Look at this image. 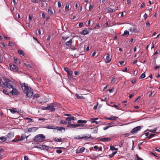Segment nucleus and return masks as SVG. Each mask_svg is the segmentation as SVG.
Here are the masks:
<instances>
[{"label":"nucleus","instance_id":"nucleus-51","mask_svg":"<svg viewBox=\"0 0 160 160\" xmlns=\"http://www.w3.org/2000/svg\"><path fill=\"white\" fill-rule=\"evenodd\" d=\"M56 152L59 154H60L62 152V151L60 149L57 150L56 151Z\"/></svg>","mask_w":160,"mask_h":160},{"label":"nucleus","instance_id":"nucleus-22","mask_svg":"<svg viewBox=\"0 0 160 160\" xmlns=\"http://www.w3.org/2000/svg\"><path fill=\"white\" fill-rule=\"evenodd\" d=\"M45 128H46L50 129H55V126L53 125H48L45 126Z\"/></svg>","mask_w":160,"mask_h":160},{"label":"nucleus","instance_id":"nucleus-13","mask_svg":"<svg viewBox=\"0 0 160 160\" xmlns=\"http://www.w3.org/2000/svg\"><path fill=\"white\" fill-rule=\"evenodd\" d=\"M38 129V128L36 127H32L28 128V131L29 132H34L36 131Z\"/></svg>","mask_w":160,"mask_h":160},{"label":"nucleus","instance_id":"nucleus-21","mask_svg":"<svg viewBox=\"0 0 160 160\" xmlns=\"http://www.w3.org/2000/svg\"><path fill=\"white\" fill-rule=\"evenodd\" d=\"M53 140L56 142H61L62 141V140L61 138H54Z\"/></svg>","mask_w":160,"mask_h":160},{"label":"nucleus","instance_id":"nucleus-3","mask_svg":"<svg viewBox=\"0 0 160 160\" xmlns=\"http://www.w3.org/2000/svg\"><path fill=\"white\" fill-rule=\"evenodd\" d=\"M5 83L3 84L2 87H7L9 88H12V86L11 83V81L10 80L7 79H4Z\"/></svg>","mask_w":160,"mask_h":160},{"label":"nucleus","instance_id":"nucleus-17","mask_svg":"<svg viewBox=\"0 0 160 160\" xmlns=\"http://www.w3.org/2000/svg\"><path fill=\"white\" fill-rule=\"evenodd\" d=\"M129 35V32L127 30L124 31L123 34H122V36L124 37H126Z\"/></svg>","mask_w":160,"mask_h":160},{"label":"nucleus","instance_id":"nucleus-15","mask_svg":"<svg viewBox=\"0 0 160 160\" xmlns=\"http://www.w3.org/2000/svg\"><path fill=\"white\" fill-rule=\"evenodd\" d=\"M7 136L9 139H11L13 138L14 136V134L13 133L10 132L7 134Z\"/></svg>","mask_w":160,"mask_h":160},{"label":"nucleus","instance_id":"nucleus-18","mask_svg":"<svg viewBox=\"0 0 160 160\" xmlns=\"http://www.w3.org/2000/svg\"><path fill=\"white\" fill-rule=\"evenodd\" d=\"M118 118V117L114 116H111L109 118H107V119L110 120H116Z\"/></svg>","mask_w":160,"mask_h":160},{"label":"nucleus","instance_id":"nucleus-55","mask_svg":"<svg viewBox=\"0 0 160 160\" xmlns=\"http://www.w3.org/2000/svg\"><path fill=\"white\" fill-rule=\"evenodd\" d=\"M69 38V37H62V39L64 40H66L68 38Z\"/></svg>","mask_w":160,"mask_h":160},{"label":"nucleus","instance_id":"nucleus-20","mask_svg":"<svg viewBox=\"0 0 160 160\" xmlns=\"http://www.w3.org/2000/svg\"><path fill=\"white\" fill-rule=\"evenodd\" d=\"M9 110L10 111V112L12 114H14L15 112H17V109L16 108H12V109H9Z\"/></svg>","mask_w":160,"mask_h":160},{"label":"nucleus","instance_id":"nucleus-57","mask_svg":"<svg viewBox=\"0 0 160 160\" xmlns=\"http://www.w3.org/2000/svg\"><path fill=\"white\" fill-rule=\"evenodd\" d=\"M39 95L38 94H35L33 96V97L37 98H39Z\"/></svg>","mask_w":160,"mask_h":160},{"label":"nucleus","instance_id":"nucleus-24","mask_svg":"<svg viewBox=\"0 0 160 160\" xmlns=\"http://www.w3.org/2000/svg\"><path fill=\"white\" fill-rule=\"evenodd\" d=\"M55 129H57L58 130H59L60 131H61L62 130H64V131H65V128L63 127H55Z\"/></svg>","mask_w":160,"mask_h":160},{"label":"nucleus","instance_id":"nucleus-11","mask_svg":"<svg viewBox=\"0 0 160 160\" xmlns=\"http://www.w3.org/2000/svg\"><path fill=\"white\" fill-rule=\"evenodd\" d=\"M40 103L42 104H43L47 102L48 101V99L46 98H41L40 100Z\"/></svg>","mask_w":160,"mask_h":160},{"label":"nucleus","instance_id":"nucleus-10","mask_svg":"<svg viewBox=\"0 0 160 160\" xmlns=\"http://www.w3.org/2000/svg\"><path fill=\"white\" fill-rule=\"evenodd\" d=\"M91 137V136L90 134H88L87 136H86L81 137H77V138L78 139H85V140L88 139L90 138Z\"/></svg>","mask_w":160,"mask_h":160},{"label":"nucleus","instance_id":"nucleus-32","mask_svg":"<svg viewBox=\"0 0 160 160\" xmlns=\"http://www.w3.org/2000/svg\"><path fill=\"white\" fill-rule=\"evenodd\" d=\"M18 53L19 54L22 55V56H23L24 55V53L23 51H22V50H18Z\"/></svg>","mask_w":160,"mask_h":160},{"label":"nucleus","instance_id":"nucleus-31","mask_svg":"<svg viewBox=\"0 0 160 160\" xmlns=\"http://www.w3.org/2000/svg\"><path fill=\"white\" fill-rule=\"evenodd\" d=\"M117 153V151H115L112 152V153L111 154H110L109 155V156L110 158L112 157L114 155H115Z\"/></svg>","mask_w":160,"mask_h":160},{"label":"nucleus","instance_id":"nucleus-28","mask_svg":"<svg viewBox=\"0 0 160 160\" xmlns=\"http://www.w3.org/2000/svg\"><path fill=\"white\" fill-rule=\"evenodd\" d=\"M42 149L47 150L49 149V147L46 145H42Z\"/></svg>","mask_w":160,"mask_h":160},{"label":"nucleus","instance_id":"nucleus-16","mask_svg":"<svg viewBox=\"0 0 160 160\" xmlns=\"http://www.w3.org/2000/svg\"><path fill=\"white\" fill-rule=\"evenodd\" d=\"M7 138L5 136L0 137V143H2L6 141Z\"/></svg>","mask_w":160,"mask_h":160},{"label":"nucleus","instance_id":"nucleus-43","mask_svg":"<svg viewBox=\"0 0 160 160\" xmlns=\"http://www.w3.org/2000/svg\"><path fill=\"white\" fill-rule=\"evenodd\" d=\"M35 147L38 148L42 149V145L35 146Z\"/></svg>","mask_w":160,"mask_h":160},{"label":"nucleus","instance_id":"nucleus-35","mask_svg":"<svg viewBox=\"0 0 160 160\" xmlns=\"http://www.w3.org/2000/svg\"><path fill=\"white\" fill-rule=\"evenodd\" d=\"M48 14L50 15H52L53 14V12L52 11L51 9L50 8L48 9Z\"/></svg>","mask_w":160,"mask_h":160},{"label":"nucleus","instance_id":"nucleus-27","mask_svg":"<svg viewBox=\"0 0 160 160\" xmlns=\"http://www.w3.org/2000/svg\"><path fill=\"white\" fill-rule=\"evenodd\" d=\"M157 128H156L153 129H150V130L147 129V131H149L151 132H153L154 133H155V132H156V131H157Z\"/></svg>","mask_w":160,"mask_h":160},{"label":"nucleus","instance_id":"nucleus-44","mask_svg":"<svg viewBox=\"0 0 160 160\" xmlns=\"http://www.w3.org/2000/svg\"><path fill=\"white\" fill-rule=\"evenodd\" d=\"M25 119H27V120H29V121L28 122H33L32 119H31V118H25Z\"/></svg>","mask_w":160,"mask_h":160},{"label":"nucleus","instance_id":"nucleus-46","mask_svg":"<svg viewBox=\"0 0 160 160\" xmlns=\"http://www.w3.org/2000/svg\"><path fill=\"white\" fill-rule=\"evenodd\" d=\"M119 104H118V105H116V104H114L112 106V107H114L115 108H116L118 109H119L118 108V107L119 106Z\"/></svg>","mask_w":160,"mask_h":160},{"label":"nucleus","instance_id":"nucleus-7","mask_svg":"<svg viewBox=\"0 0 160 160\" xmlns=\"http://www.w3.org/2000/svg\"><path fill=\"white\" fill-rule=\"evenodd\" d=\"M12 89V91L10 92L12 93V95H16L18 93V90L15 88L14 87H12V88H11Z\"/></svg>","mask_w":160,"mask_h":160},{"label":"nucleus","instance_id":"nucleus-58","mask_svg":"<svg viewBox=\"0 0 160 160\" xmlns=\"http://www.w3.org/2000/svg\"><path fill=\"white\" fill-rule=\"evenodd\" d=\"M71 48V49L73 50H75L76 49V48L74 46H71V48Z\"/></svg>","mask_w":160,"mask_h":160},{"label":"nucleus","instance_id":"nucleus-56","mask_svg":"<svg viewBox=\"0 0 160 160\" xmlns=\"http://www.w3.org/2000/svg\"><path fill=\"white\" fill-rule=\"evenodd\" d=\"M2 92H3V93H5L6 95L8 94V92L7 91L5 90H3L2 91Z\"/></svg>","mask_w":160,"mask_h":160},{"label":"nucleus","instance_id":"nucleus-54","mask_svg":"<svg viewBox=\"0 0 160 160\" xmlns=\"http://www.w3.org/2000/svg\"><path fill=\"white\" fill-rule=\"evenodd\" d=\"M112 126H107L106 127H105L103 128V130H106L107 129H108V128L111 127H112Z\"/></svg>","mask_w":160,"mask_h":160},{"label":"nucleus","instance_id":"nucleus-12","mask_svg":"<svg viewBox=\"0 0 160 160\" xmlns=\"http://www.w3.org/2000/svg\"><path fill=\"white\" fill-rule=\"evenodd\" d=\"M72 73H73L72 71L71 70L69 71L67 73L68 78L69 79H71L73 78L72 76Z\"/></svg>","mask_w":160,"mask_h":160},{"label":"nucleus","instance_id":"nucleus-14","mask_svg":"<svg viewBox=\"0 0 160 160\" xmlns=\"http://www.w3.org/2000/svg\"><path fill=\"white\" fill-rule=\"evenodd\" d=\"M111 139V138H101L100 139V141H102V142H108Z\"/></svg>","mask_w":160,"mask_h":160},{"label":"nucleus","instance_id":"nucleus-1","mask_svg":"<svg viewBox=\"0 0 160 160\" xmlns=\"http://www.w3.org/2000/svg\"><path fill=\"white\" fill-rule=\"evenodd\" d=\"M21 85L23 92L26 93V96L27 97L31 98L33 94L32 90L25 83H22Z\"/></svg>","mask_w":160,"mask_h":160},{"label":"nucleus","instance_id":"nucleus-49","mask_svg":"<svg viewBox=\"0 0 160 160\" xmlns=\"http://www.w3.org/2000/svg\"><path fill=\"white\" fill-rule=\"evenodd\" d=\"M116 81V79L115 78H113L111 81V83H114Z\"/></svg>","mask_w":160,"mask_h":160},{"label":"nucleus","instance_id":"nucleus-52","mask_svg":"<svg viewBox=\"0 0 160 160\" xmlns=\"http://www.w3.org/2000/svg\"><path fill=\"white\" fill-rule=\"evenodd\" d=\"M24 65L26 66L27 67H28L30 68H32V66L29 64H27L26 63H24Z\"/></svg>","mask_w":160,"mask_h":160},{"label":"nucleus","instance_id":"nucleus-25","mask_svg":"<svg viewBox=\"0 0 160 160\" xmlns=\"http://www.w3.org/2000/svg\"><path fill=\"white\" fill-rule=\"evenodd\" d=\"M74 119L75 118L74 117L71 116L70 117L66 118V120L67 121L74 120Z\"/></svg>","mask_w":160,"mask_h":160},{"label":"nucleus","instance_id":"nucleus-30","mask_svg":"<svg viewBox=\"0 0 160 160\" xmlns=\"http://www.w3.org/2000/svg\"><path fill=\"white\" fill-rule=\"evenodd\" d=\"M77 124H70V125H68L67 126V127H69L70 128H77V127H76Z\"/></svg>","mask_w":160,"mask_h":160},{"label":"nucleus","instance_id":"nucleus-5","mask_svg":"<svg viewBox=\"0 0 160 160\" xmlns=\"http://www.w3.org/2000/svg\"><path fill=\"white\" fill-rule=\"evenodd\" d=\"M10 70L13 72H16L18 70L17 67L15 65L11 64H9Z\"/></svg>","mask_w":160,"mask_h":160},{"label":"nucleus","instance_id":"nucleus-45","mask_svg":"<svg viewBox=\"0 0 160 160\" xmlns=\"http://www.w3.org/2000/svg\"><path fill=\"white\" fill-rule=\"evenodd\" d=\"M155 135V133H151L149 135V139H150L152 137H154Z\"/></svg>","mask_w":160,"mask_h":160},{"label":"nucleus","instance_id":"nucleus-26","mask_svg":"<svg viewBox=\"0 0 160 160\" xmlns=\"http://www.w3.org/2000/svg\"><path fill=\"white\" fill-rule=\"evenodd\" d=\"M77 122L78 123H87V121L86 120H79Z\"/></svg>","mask_w":160,"mask_h":160},{"label":"nucleus","instance_id":"nucleus-60","mask_svg":"<svg viewBox=\"0 0 160 160\" xmlns=\"http://www.w3.org/2000/svg\"><path fill=\"white\" fill-rule=\"evenodd\" d=\"M143 17L145 19H146L148 17L147 14L146 13H145L143 15Z\"/></svg>","mask_w":160,"mask_h":160},{"label":"nucleus","instance_id":"nucleus-8","mask_svg":"<svg viewBox=\"0 0 160 160\" xmlns=\"http://www.w3.org/2000/svg\"><path fill=\"white\" fill-rule=\"evenodd\" d=\"M111 58L110 57V54L109 53H108L107 54V56L106 58L105 59V62L106 63H109L111 60Z\"/></svg>","mask_w":160,"mask_h":160},{"label":"nucleus","instance_id":"nucleus-40","mask_svg":"<svg viewBox=\"0 0 160 160\" xmlns=\"http://www.w3.org/2000/svg\"><path fill=\"white\" fill-rule=\"evenodd\" d=\"M98 128H96L93 129V133H97L98 131Z\"/></svg>","mask_w":160,"mask_h":160},{"label":"nucleus","instance_id":"nucleus-29","mask_svg":"<svg viewBox=\"0 0 160 160\" xmlns=\"http://www.w3.org/2000/svg\"><path fill=\"white\" fill-rule=\"evenodd\" d=\"M85 150V148L84 147H82L81 148H80L78 150V152L79 153H82L83 152L84 150Z\"/></svg>","mask_w":160,"mask_h":160},{"label":"nucleus","instance_id":"nucleus-63","mask_svg":"<svg viewBox=\"0 0 160 160\" xmlns=\"http://www.w3.org/2000/svg\"><path fill=\"white\" fill-rule=\"evenodd\" d=\"M42 18H45L46 17V14L44 13H43L42 14Z\"/></svg>","mask_w":160,"mask_h":160},{"label":"nucleus","instance_id":"nucleus-48","mask_svg":"<svg viewBox=\"0 0 160 160\" xmlns=\"http://www.w3.org/2000/svg\"><path fill=\"white\" fill-rule=\"evenodd\" d=\"M64 69L67 72V73L70 70L68 68H65Z\"/></svg>","mask_w":160,"mask_h":160},{"label":"nucleus","instance_id":"nucleus-23","mask_svg":"<svg viewBox=\"0 0 160 160\" xmlns=\"http://www.w3.org/2000/svg\"><path fill=\"white\" fill-rule=\"evenodd\" d=\"M72 40L71 39L69 41L65 43V45L67 46H70L72 44Z\"/></svg>","mask_w":160,"mask_h":160},{"label":"nucleus","instance_id":"nucleus-41","mask_svg":"<svg viewBox=\"0 0 160 160\" xmlns=\"http://www.w3.org/2000/svg\"><path fill=\"white\" fill-rule=\"evenodd\" d=\"M67 121L61 120L60 122V123L61 124H67Z\"/></svg>","mask_w":160,"mask_h":160},{"label":"nucleus","instance_id":"nucleus-39","mask_svg":"<svg viewBox=\"0 0 160 160\" xmlns=\"http://www.w3.org/2000/svg\"><path fill=\"white\" fill-rule=\"evenodd\" d=\"M124 141L123 140H122L119 143V146L120 147H122L123 144L124 143Z\"/></svg>","mask_w":160,"mask_h":160},{"label":"nucleus","instance_id":"nucleus-6","mask_svg":"<svg viewBox=\"0 0 160 160\" xmlns=\"http://www.w3.org/2000/svg\"><path fill=\"white\" fill-rule=\"evenodd\" d=\"M90 32V29L87 28H85L81 32V34L85 35L88 34Z\"/></svg>","mask_w":160,"mask_h":160},{"label":"nucleus","instance_id":"nucleus-64","mask_svg":"<svg viewBox=\"0 0 160 160\" xmlns=\"http://www.w3.org/2000/svg\"><path fill=\"white\" fill-rule=\"evenodd\" d=\"M24 160H28V157L26 156H24Z\"/></svg>","mask_w":160,"mask_h":160},{"label":"nucleus","instance_id":"nucleus-38","mask_svg":"<svg viewBox=\"0 0 160 160\" xmlns=\"http://www.w3.org/2000/svg\"><path fill=\"white\" fill-rule=\"evenodd\" d=\"M145 77V72L142 73L140 76L139 78H143Z\"/></svg>","mask_w":160,"mask_h":160},{"label":"nucleus","instance_id":"nucleus-9","mask_svg":"<svg viewBox=\"0 0 160 160\" xmlns=\"http://www.w3.org/2000/svg\"><path fill=\"white\" fill-rule=\"evenodd\" d=\"M48 110H50L51 111L53 112L55 111V108H54V106L53 105V103H51L48 106Z\"/></svg>","mask_w":160,"mask_h":160},{"label":"nucleus","instance_id":"nucleus-2","mask_svg":"<svg viewBox=\"0 0 160 160\" xmlns=\"http://www.w3.org/2000/svg\"><path fill=\"white\" fill-rule=\"evenodd\" d=\"M45 139V136L42 134L36 135L34 137V140L37 142H42Z\"/></svg>","mask_w":160,"mask_h":160},{"label":"nucleus","instance_id":"nucleus-19","mask_svg":"<svg viewBox=\"0 0 160 160\" xmlns=\"http://www.w3.org/2000/svg\"><path fill=\"white\" fill-rule=\"evenodd\" d=\"M14 62L17 64H19L20 63V61L16 58H14Z\"/></svg>","mask_w":160,"mask_h":160},{"label":"nucleus","instance_id":"nucleus-37","mask_svg":"<svg viewBox=\"0 0 160 160\" xmlns=\"http://www.w3.org/2000/svg\"><path fill=\"white\" fill-rule=\"evenodd\" d=\"M135 159L136 160H143L140 158L138 155H136Z\"/></svg>","mask_w":160,"mask_h":160},{"label":"nucleus","instance_id":"nucleus-59","mask_svg":"<svg viewBox=\"0 0 160 160\" xmlns=\"http://www.w3.org/2000/svg\"><path fill=\"white\" fill-rule=\"evenodd\" d=\"M84 126L83 124H77L76 127H83Z\"/></svg>","mask_w":160,"mask_h":160},{"label":"nucleus","instance_id":"nucleus-62","mask_svg":"<svg viewBox=\"0 0 160 160\" xmlns=\"http://www.w3.org/2000/svg\"><path fill=\"white\" fill-rule=\"evenodd\" d=\"M100 27V26L99 24H98L96 25L94 27V28H99Z\"/></svg>","mask_w":160,"mask_h":160},{"label":"nucleus","instance_id":"nucleus-34","mask_svg":"<svg viewBox=\"0 0 160 160\" xmlns=\"http://www.w3.org/2000/svg\"><path fill=\"white\" fill-rule=\"evenodd\" d=\"M110 149L112 151H117L118 150L117 148H115L114 147L112 146H110Z\"/></svg>","mask_w":160,"mask_h":160},{"label":"nucleus","instance_id":"nucleus-47","mask_svg":"<svg viewBox=\"0 0 160 160\" xmlns=\"http://www.w3.org/2000/svg\"><path fill=\"white\" fill-rule=\"evenodd\" d=\"M89 120V121H91L92 123H95V121L94 120V118H90Z\"/></svg>","mask_w":160,"mask_h":160},{"label":"nucleus","instance_id":"nucleus-61","mask_svg":"<svg viewBox=\"0 0 160 160\" xmlns=\"http://www.w3.org/2000/svg\"><path fill=\"white\" fill-rule=\"evenodd\" d=\"M150 25L149 22H147L146 23V25L147 27H148Z\"/></svg>","mask_w":160,"mask_h":160},{"label":"nucleus","instance_id":"nucleus-53","mask_svg":"<svg viewBox=\"0 0 160 160\" xmlns=\"http://www.w3.org/2000/svg\"><path fill=\"white\" fill-rule=\"evenodd\" d=\"M8 45L10 46H13V43L12 42L9 41V42Z\"/></svg>","mask_w":160,"mask_h":160},{"label":"nucleus","instance_id":"nucleus-33","mask_svg":"<svg viewBox=\"0 0 160 160\" xmlns=\"http://www.w3.org/2000/svg\"><path fill=\"white\" fill-rule=\"evenodd\" d=\"M69 4H67L65 7V10L67 12L69 10Z\"/></svg>","mask_w":160,"mask_h":160},{"label":"nucleus","instance_id":"nucleus-50","mask_svg":"<svg viewBox=\"0 0 160 160\" xmlns=\"http://www.w3.org/2000/svg\"><path fill=\"white\" fill-rule=\"evenodd\" d=\"M145 136H146V138H149V135L150 134L149 133V132H146L145 133Z\"/></svg>","mask_w":160,"mask_h":160},{"label":"nucleus","instance_id":"nucleus-36","mask_svg":"<svg viewBox=\"0 0 160 160\" xmlns=\"http://www.w3.org/2000/svg\"><path fill=\"white\" fill-rule=\"evenodd\" d=\"M75 96L78 99H82L83 98L82 96H80L77 94H75Z\"/></svg>","mask_w":160,"mask_h":160},{"label":"nucleus","instance_id":"nucleus-4","mask_svg":"<svg viewBox=\"0 0 160 160\" xmlns=\"http://www.w3.org/2000/svg\"><path fill=\"white\" fill-rule=\"evenodd\" d=\"M141 129V127L140 126L137 127L133 129L131 131V132L132 134H134L140 131Z\"/></svg>","mask_w":160,"mask_h":160},{"label":"nucleus","instance_id":"nucleus-42","mask_svg":"<svg viewBox=\"0 0 160 160\" xmlns=\"http://www.w3.org/2000/svg\"><path fill=\"white\" fill-rule=\"evenodd\" d=\"M25 137H26L25 135H22L20 138L19 140H22L25 138Z\"/></svg>","mask_w":160,"mask_h":160}]
</instances>
